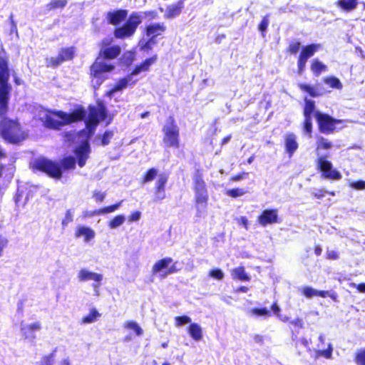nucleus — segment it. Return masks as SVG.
<instances>
[{"label":"nucleus","mask_w":365,"mask_h":365,"mask_svg":"<svg viewBox=\"0 0 365 365\" xmlns=\"http://www.w3.org/2000/svg\"><path fill=\"white\" fill-rule=\"evenodd\" d=\"M38 116L46 128L59 130L65 125L83 119L86 112L77 110L68 114L63 111L41 110L38 113Z\"/></svg>","instance_id":"f257e3e1"},{"label":"nucleus","mask_w":365,"mask_h":365,"mask_svg":"<svg viewBox=\"0 0 365 365\" xmlns=\"http://www.w3.org/2000/svg\"><path fill=\"white\" fill-rule=\"evenodd\" d=\"M34 168L46 173L48 176L60 179L63 171L74 169L76 167V159L74 157H66L60 162H53L46 158L36 159L33 164Z\"/></svg>","instance_id":"f03ea898"},{"label":"nucleus","mask_w":365,"mask_h":365,"mask_svg":"<svg viewBox=\"0 0 365 365\" xmlns=\"http://www.w3.org/2000/svg\"><path fill=\"white\" fill-rule=\"evenodd\" d=\"M157 13L154 11L136 12L130 14L126 22L114 31V36L117 38L124 39L130 38L135 33L138 26L143 22L144 16H150L151 19L157 18Z\"/></svg>","instance_id":"7ed1b4c3"},{"label":"nucleus","mask_w":365,"mask_h":365,"mask_svg":"<svg viewBox=\"0 0 365 365\" xmlns=\"http://www.w3.org/2000/svg\"><path fill=\"white\" fill-rule=\"evenodd\" d=\"M9 70L8 59L4 53H0V115L7 112L9 93Z\"/></svg>","instance_id":"20e7f679"},{"label":"nucleus","mask_w":365,"mask_h":365,"mask_svg":"<svg viewBox=\"0 0 365 365\" xmlns=\"http://www.w3.org/2000/svg\"><path fill=\"white\" fill-rule=\"evenodd\" d=\"M5 113L0 115L1 122L0 129L1 135L5 140L11 143H17L26 138V134L21 129L19 124L14 120H8L5 118Z\"/></svg>","instance_id":"39448f33"},{"label":"nucleus","mask_w":365,"mask_h":365,"mask_svg":"<svg viewBox=\"0 0 365 365\" xmlns=\"http://www.w3.org/2000/svg\"><path fill=\"white\" fill-rule=\"evenodd\" d=\"M113 68V66L104 62L103 59L97 58L91 67V74L93 76L91 82L95 89L107 78L106 73L112 71Z\"/></svg>","instance_id":"423d86ee"},{"label":"nucleus","mask_w":365,"mask_h":365,"mask_svg":"<svg viewBox=\"0 0 365 365\" xmlns=\"http://www.w3.org/2000/svg\"><path fill=\"white\" fill-rule=\"evenodd\" d=\"M163 143L167 147H179V128L173 117H169L163 128Z\"/></svg>","instance_id":"0eeeda50"},{"label":"nucleus","mask_w":365,"mask_h":365,"mask_svg":"<svg viewBox=\"0 0 365 365\" xmlns=\"http://www.w3.org/2000/svg\"><path fill=\"white\" fill-rule=\"evenodd\" d=\"M77 279L80 282H93L92 288L96 296H99V288L103 279V275L101 273L95 272L88 268H81L77 273Z\"/></svg>","instance_id":"6e6552de"},{"label":"nucleus","mask_w":365,"mask_h":365,"mask_svg":"<svg viewBox=\"0 0 365 365\" xmlns=\"http://www.w3.org/2000/svg\"><path fill=\"white\" fill-rule=\"evenodd\" d=\"M325 156H320L317 160V165L319 169L323 173L325 178L332 180H340L341 178V173L332 169V164L330 161L326 160Z\"/></svg>","instance_id":"1a4fd4ad"},{"label":"nucleus","mask_w":365,"mask_h":365,"mask_svg":"<svg viewBox=\"0 0 365 365\" xmlns=\"http://www.w3.org/2000/svg\"><path fill=\"white\" fill-rule=\"evenodd\" d=\"M315 117L318 121L320 130L322 133H329L332 132L335 128V125L344 122L343 120H336L328 115L315 112Z\"/></svg>","instance_id":"9d476101"},{"label":"nucleus","mask_w":365,"mask_h":365,"mask_svg":"<svg viewBox=\"0 0 365 365\" xmlns=\"http://www.w3.org/2000/svg\"><path fill=\"white\" fill-rule=\"evenodd\" d=\"M74 56V48L73 47L62 48L57 57H50L46 58V63L48 67H56L63 61H69Z\"/></svg>","instance_id":"9b49d317"},{"label":"nucleus","mask_w":365,"mask_h":365,"mask_svg":"<svg viewBox=\"0 0 365 365\" xmlns=\"http://www.w3.org/2000/svg\"><path fill=\"white\" fill-rule=\"evenodd\" d=\"M106 118V109L100 105L97 108H92L90 111L86 126L92 130L96 128L99 121L104 120Z\"/></svg>","instance_id":"f8f14e48"},{"label":"nucleus","mask_w":365,"mask_h":365,"mask_svg":"<svg viewBox=\"0 0 365 365\" xmlns=\"http://www.w3.org/2000/svg\"><path fill=\"white\" fill-rule=\"evenodd\" d=\"M41 329V324L39 322H36L31 324H26L24 322H21L20 330L22 336L24 339L33 342L36 339L35 331H39Z\"/></svg>","instance_id":"ddd939ff"},{"label":"nucleus","mask_w":365,"mask_h":365,"mask_svg":"<svg viewBox=\"0 0 365 365\" xmlns=\"http://www.w3.org/2000/svg\"><path fill=\"white\" fill-rule=\"evenodd\" d=\"M278 214L277 210H265L258 217V222L263 227L269 224L276 223L277 222Z\"/></svg>","instance_id":"4468645a"},{"label":"nucleus","mask_w":365,"mask_h":365,"mask_svg":"<svg viewBox=\"0 0 365 365\" xmlns=\"http://www.w3.org/2000/svg\"><path fill=\"white\" fill-rule=\"evenodd\" d=\"M301 292L307 298L313 297H327L329 296L334 299H336L335 294H330L328 291H319L311 287H304L301 289Z\"/></svg>","instance_id":"2eb2a0df"},{"label":"nucleus","mask_w":365,"mask_h":365,"mask_svg":"<svg viewBox=\"0 0 365 365\" xmlns=\"http://www.w3.org/2000/svg\"><path fill=\"white\" fill-rule=\"evenodd\" d=\"M90 153V147L88 143H82L78 148H76L75 153L78 158V163L80 167H83L86 161L88 158Z\"/></svg>","instance_id":"dca6fc26"},{"label":"nucleus","mask_w":365,"mask_h":365,"mask_svg":"<svg viewBox=\"0 0 365 365\" xmlns=\"http://www.w3.org/2000/svg\"><path fill=\"white\" fill-rule=\"evenodd\" d=\"M166 29V26L163 23H153L148 25L145 29V34L150 38L154 39L155 37L161 35Z\"/></svg>","instance_id":"f3484780"},{"label":"nucleus","mask_w":365,"mask_h":365,"mask_svg":"<svg viewBox=\"0 0 365 365\" xmlns=\"http://www.w3.org/2000/svg\"><path fill=\"white\" fill-rule=\"evenodd\" d=\"M95 231L86 226H78L76 229L75 237H83L85 242H88L95 237Z\"/></svg>","instance_id":"a211bd4d"},{"label":"nucleus","mask_w":365,"mask_h":365,"mask_svg":"<svg viewBox=\"0 0 365 365\" xmlns=\"http://www.w3.org/2000/svg\"><path fill=\"white\" fill-rule=\"evenodd\" d=\"M173 259L170 257H166L156 262L152 267L153 274H158L162 277V274L165 273Z\"/></svg>","instance_id":"6ab92c4d"},{"label":"nucleus","mask_w":365,"mask_h":365,"mask_svg":"<svg viewBox=\"0 0 365 365\" xmlns=\"http://www.w3.org/2000/svg\"><path fill=\"white\" fill-rule=\"evenodd\" d=\"M127 15L128 11L123 9L108 12L107 14L108 21L110 24L118 25L125 19Z\"/></svg>","instance_id":"aec40b11"},{"label":"nucleus","mask_w":365,"mask_h":365,"mask_svg":"<svg viewBox=\"0 0 365 365\" xmlns=\"http://www.w3.org/2000/svg\"><path fill=\"white\" fill-rule=\"evenodd\" d=\"M120 53V47L118 46H113L108 48H102L100 53L101 58L103 59H113L116 58Z\"/></svg>","instance_id":"412c9836"},{"label":"nucleus","mask_w":365,"mask_h":365,"mask_svg":"<svg viewBox=\"0 0 365 365\" xmlns=\"http://www.w3.org/2000/svg\"><path fill=\"white\" fill-rule=\"evenodd\" d=\"M285 147L287 153L292 156L298 148L296 135L294 133H288L285 137Z\"/></svg>","instance_id":"4be33fe9"},{"label":"nucleus","mask_w":365,"mask_h":365,"mask_svg":"<svg viewBox=\"0 0 365 365\" xmlns=\"http://www.w3.org/2000/svg\"><path fill=\"white\" fill-rule=\"evenodd\" d=\"M320 44H311L309 46H304L302 48L299 58L307 61V59L312 56L320 48Z\"/></svg>","instance_id":"5701e85b"},{"label":"nucleus","mask_w":365,"mask_h":365,"mask_svg":"<svg viewBox=\"0 0 365 365\" xmlns=\"http://www.w3.org/2000/svg\"><path fill=\"white\" fill-rule=\"evenodd\" d=\"M132 74L126 78L120 80L113 88L107 93L108 96L111 97L117 91L125 88L132 81Z\"/></svg>","instance_id":"b1692460"},{"label":"nucleus","mask_w":365,"mask_h":365,"mask_svg":"<svg viewBox=\"0 0 365 365\" xmlns=\"http://www.w3.org/2000/svg\"><path fill=\"white\" fill-rule=\"evenodd\" d=\"M182 8V2H179L176 4H173V5L169 6L165 11V18L172 19V18H174V17L178 16L181 12Z\"/></svg>","instance_id":"393cba45"},{"label":"nucleus","mask_w":365,"mask_h":365,"mask_svg":"<svg viewBox=\"0 0 365 365\" xmlns=\"http://www.w3.org/2000/svg\"><path fill=\"white\" fill-rule=\"evenodd\" d=\"M188 332L191 337L195 341H200L202 339V328L197 323L190 324L188 328Z\"/></svg>","instance_id":"a878e982"},{"label":"nucleus","mask_w":365,"mask_h":365,"mask_svg":"<svg viewBox=\"0 0 365 365\" xmlns=\"http://www.w3.org/2000/svg\"><path fill=\"white\" fill-rule=\"evenodd\" d=\"M231 275L234 279H239L241 281L250 280V277L245 272V268L243 267H239L232 269Z\"/></svg>","instance_id":"bb28decb"},{"label":"nucleus","mask_w":365,"mask_h":365,"mask_svg":"<svg viewBox=\"0 0 365 365\" xmlns=\"http://www.w3.org/2000/svg\"><path fill=\"white\" fill-rule=\"evenodd\" d=\"M336 4L341 9L350 11L356 8L358 0H339Z\"/></svg>","instance_id":"cd10ccee"},{"label":"nucleus","mask_w":365,"mask_h":365,"mask_svg":"<svg viewBox=\"0 0 365 365\" xmlns=\"http://www.w3.org/2000/svg\"><path fill=\"white\" fill-rule=\"evenodd\" d=\"M156 56L146 59L142 64L138 66L132 73V75H138L142 71H148L149 67L156 61Z\"/></svg>","instance_id":"c85d7f7f"},{"label":"nucleus","mask_w":365,"mask_h":365,"mask_svg":"<svg viewBox=\"0 0 365 365\" xmlns=\"http://www.w3.org/2000/svg\"><path fill=\"white\" fill-rule=\"evenodd\" d=\"M311 70L316 76H319L322 72L327 71V67L317 59L312 61Z\"/></svg>","instance_id":"c756f323"},{"label":"nucleus","mask_w":365,"mask_h":365,"mask_svg":"<svg viewBox=\"0 0 365 365\" xmlns=\"http://www.w3.org/2000/svg\"><path fill=\"white\" fill-rule=\"evenodd\" d=\"M299 86L302 91L308 93L312 97H317L322 95V92L317 87L303 83L299 84Z\"/></svg>","instance_id":"7c9ffc66"},{"label":"nucleus","mask_w":365,"mask_h":365,"mask_svg":"<svg viewBox=\"0 0 365 365\" xmlns=\"http://www.w3.org/2000/svg\"><path fill=\"white\" fill-rule=\"evenodd\" d=\"M122 202L123 201H120L115 205H110L108 207H103V208L98 210H95L92 213V215H104V214H107V213L113 212L120 207Z\"/></svg>","instance_id":"2f4dec72"},{"label":"nucleus","mask_w":365,"mask_h":365,"mask_svg":"<svg viewBox=\"0 0 365 365\" xmlns=\"http://www.w3.org/2000/svg\"><path fill=\"white\" fill-rule=\"evenodd\" d=\"M14 176V168L11 165L6 168L0 165V178H4L7 181H10Z\"/></svg>","instance_id":"473e14b6"},{"label":"nucleus","mask_w":365,"mask_h":365,"mask_svg":"<svg viewBox=\"0 0 365 365\" xmlns=\"http://www.w3.org/2000/svg\"><path fill=\"white\" fill-rule=\"evenodd\" d=\"M98 317H100V314L98 312V311L96 309H92L91 310L90 313L87 316H85L83 317L82 323L83 324L93 323L97 320Z\"/></svg>","instance_id":"72a5a7b5"},{"label":"nucleus","mask_w":365,"mask_h":365,"mask_svg":"<svg viewBox=\"0 0 365 365\" xmlns=\"http://www.w3.org/2000/svg\"><path fill=\"white\" fill-rule=\"evenodd\" d=\"M125 221V217L123 215H119L113 217L109 222L108 226L111 229H115L122 225Z\"/></svg>","instance_id":"f704fd0d"},{"label":"nucleus","mask_w":365,"mask_h":365,"mask_svg":"<svg viewBox=\"0 0 365 365\" xmlns=\"http://www.w3.org/2000/svg\"><path fill=\"white\" fill-rule=\"evenodd\" d=\"M195 193L207 192L205 183L200 175H196L194 178Z\"/></svg>","instance_id":"c9c22d12"},{"label":"nucleus","mask_w":365,"mask_h":365,"mask_svg":"<svg viewBox=\"0 0 365 365\" xmlns=\"http://www.w3.org/2000/svg\"><path fill=\"white\" fill-rule=\"evenodd\" d=\"M124 327L133 330L138 336H141L143 334L142 328L135 322H126L124 324Z\"/></svg>","instance_id":"e433bc0d"},{"label":"nucleus","mask_w":365,"mask_h":365,"mask_svg":"<svg viewBox=\"0 0 365 365\" xmlns=\"http://www.w3.org/2000/svg\"><path fill=\"white\" fill-rule=\"evenodd\" d=\"M168 176L164 173L158 175V179L155 182V190L165 189V185L168 182Z\"/></svg>","instance_id":"4c0bfd02"},{"label":"nucleus","mask_w":365,"mask_h":365,"mask_svg":"<svg viewBox=\"0 0 365 365\" xmlns=\"http://www.w3.org/2000/svg\"><path fill=\"white\" fill-rule=\"evenodd\" d=\"M305 101V107L304 110V117H312V114L314 112V102L307 98Z\"/></svg>","instance_id":"58836bf2"},{"label":"nucleus","mask_w":365,"mask_h":365,"mask_svg":"<svg viewBox=\"0 0 365 365\" xmlns=\"http://www.w3.org/2000/svg\"><path fill=\"white\" fill-rule=\"evenodd\" d=\"M324 82L333 88L341 89L342 88L341 81L335 77L326 78L324 79Z\"/></svg>","instance_id":"ea45409f"},{"label":"nucleus","mask_w":365,"mask_h":365,"mask_svg":"<svg viewBox=\"0 0 365 365\" xmlns=\"http://www.w3.org/2000/svg\"><path fill=\"white\" fill-rule=\"evenodd\" d=\"M354 361L357 365H365V349L357 350Z\"/></svg>","instance_id":"a19ab883"},{"label":"nucleus","mask_w":365,"mask_h":365,"mask_svg":"<svg viewBox=\"0 0 365 365\" xmlns=\"http://www.w3.org/2000/svg\"><path fill=\"white\" fill-rule=\"evenodd\" d=\"M158 175V170L155 168H150L143 179V183H147L153 181Z\"/></svg>","instance_id":"79ce46f5"},{"label":"nucleus","mask_w":365,"mask_h":365,"mask_svg":"<svg viewBox=\"0 0 365 365\" xmlns=\"http://www.w3.org/2000/svg\"><path fill=\"white\" fill-rule=\"evenodd\" d=\"M332 147V144L331 142L328 141L323 137H320L317 140V150L318 151L320 148L323 149H329Z\"/></svg>","instance_id":"37998d69"},{"label":"nucleus","mask_w":365,"mask_h":365,"mask_svg":"<svg viewBox=\"0 0 365 365\" xmlns=\"http://www.w3.org/2000/svg\"><path fill=\"white\" fill-rule=\"evenodd\" d=\"M195 207L197 210L196 217H205L207 212V204L195 203Z\"/></svg>","instance_id":"c03bdc74"},{"label":"nucleus","mask_w":365,"mask_h":365,"mask_svg":"<svg viewBox=\"0 0 365 365\" xmlns=\"http://www.w3.org/2000/svg\"><path fill=\"white\" fill-rule=\"evenodd\" d=\"M66 0H51V2L47 5V7L48 9L63 8L66 5Z\"/></svg>","instance_id":"a18cd8bd"},{"label":"nucleus","mask_w":365,"mask_h":365,"mask_svg":"<svg viewBox=\"0 0 365 365\" xmlns=\"http://www.w3.org/2000/svg\"><path fill=\"white\" fill-rule=\"evenodd\" d=\"M195 203L207 204V192L195 193Z\"/></svg>","instance_id":"49530a36"},{"label":"nucleus","mask_w":365,"mask_h":365,"mask_svg":"<svg viewBox=\"0 0 365 365\" xmlns=\"http://www.w3.org/2000/svg\"><path fill=\"white\" fill-rule=\"evenodd\" d=\"M73 220V212L68 210L66 211L64 218L62 220V226L63 228L68 226Z\"/></svg>","instance_id":"de8ad7c7"},{"label":"nucleus","mask_w":365,"mask_h":365,"mask_svg":"<svg viewBox=\"0 0 365 365\" xmlns=\"http://www.w3.org/2000/svg\"><path fill=\"white\" fill-rule=\"evenodd\" d=\"M175 326L180 327L183 324L191 322V318L187 316L176 317L175 318Z\"/></svg>","instance_id":"09e8293b"},{"label":"nucleus","mask_w":365,"mask_h":365,"mask_svg":"<svg viewBox=\"0 0 365 365\" xmlns=\"http://www.w3.org/2000/svg\"><path fill=\"white\" fill-rule=\"evenodd\" d=\"M250 312L252 314L257 315V316L269 317L271 315L270 312L269 310H267L266 308H262V309L255 308V309H251Z\"/></svg>","instance_id":"8fccbe9b"},{"label":"nucleus","mask_w":365,"mask_h":365,"mask_svg":"<svg viewBox=\"0 0 365 365\" xmlns=\"http://www.w3.org/2000/svg\"><path fill=\"white\" fill-rule=\"evenodd\" d=\"M245 191L242 188H235L227 191V195L232 197H237L242 196Z\"/></svg>","instance_id":"3c124183"},{"label":"nucleus","mask_w":365,"mask_h":365,"mask_svg":"<svg viewBox=\"0 0 365 365\" xmlns=\"http://www.w3.org/2000/svg\"><path fill=\"white\" fill-rule=\"evenodd\" d=\"M209 276L218 280H221L224 277V273L221 269H215L210 270Z\"/></svg>","instance_id":"603ef678"},{"label":"nucleus","mask_w":365,"mask_h":365,"mask_svg":"<svg viewBox=\"0 0 365 365\" xmlns=\"http://www.w3.org/2000/svg\"><path fill=\"white\" fill-rule=\"evenodd\" d=\"M304 131L311 136L312 133V117H304Z\"/></svg>","instance_id":"864d4df0"},{"label":"nucleus","mask_w":365,"mask_h":365,"mask_svg":"<svg viewBox=\"0 0 365 365\" xmlns=\"http://www.w3.org/2000/svg\"><path fill=\"white\" fill-rule=\"evenodd\" d=\"M350 187L356 190H365V181L352 182L350 183Z\"/></svg>","instance_id":"5fc2aeb1"},{"label":"nucleus","mask_w":365,"mask_h":365,"mask_svg":"<svg viewBox=\"0 0 365 365\" xmlns=\"http://www.w3.org/2000/svg\"><path fill=\"white\" fill-rule=\"evenodd\" d=\"M54 354L51 353L48 356H46L42 359V363L43 365H53L54 363Z\"/></svg>","instance_id":"6e6d98bb"},{"label":"nucleus","mask_w":365,"mask_h":365,"mask_svg":"<svg viewBox=\"0 0 365 365\" xmlns=\"http://www.w3.org/2000/svg\"><path fill=\"white\" fill-rule=\"evenodd\" d=\"M113 132L107 131L104 133L102 138V145H106L109 143L110 139L113 138Z\"/></svg>","instance_id":"4d7b16f0"},{"label":"nucleus","mask_w":365,"mask_h":365,"mask_svg":"<svg viewBox=\"0 0 365 365\" xmlns=\"http://www.w3.org/2000/svg\"><path fill=\"white\" fill-rule=\"evenodd\" d=\"M269 25V19L268 16H266L262 20L260 24L259 25V30L262 32H264L267 30Z\"/></svg>","instance_id":"13d9d810"},{"label":"nucleus","mask_w":365,"mask_h":365,"mask_svg":"<svg viewBox=\"0 0 365 365\" xmlns=\"http://www.w3.org/2000/svg\"><path fill=\"white\" fill-rule=\"evenodd\" d=\"M332 347L331 345L329 344V347L326 350H322L319 352V354L327 358V359H331V354H332Z\"/></svg>","instance_id":"bf43d9fd"},{"label":"nucleus","mask_w":365,"mask_h":365,"mask_svg":"<svg viewBox=\"0 0 365 365\" xmlns=\"http://www.w3.org/2000/svg\"><path fill=\"white\" fill-rule=\"evenodd\" d=\"M155 200H161L165 198V189L155 190Z\"/></svg>","instance_id":"052dcab7"},{"label":"nucleus","mask_w":365,"mask_h":365,"mask_svg":"<svg viewBox=\"0 0 365 365\" xmlns=\"http://www.w3.org/2000/svg\"><path fill=\"white\" fill-rule=\"evenodd\" d=\"M178 271V269H177L175 264H173L170 267H168V269L165 273L162 274V278H165L168 275H169L170 274L175 273Z\"/></svg>","instance_id":"680f3d73"},{"label":"nucleus","mask_w":365,"mask_h":365,"mask_svg":"<svg viewBox=\"0 0 365 365\" xmlns=\"http://www.w3.org/2000/svg\"><path fill=\"white\" fill-rule=\"evenodd\" d=\"M299 48H300V43L299 42H293V43H290L289 47V51L293 54L297 53L299 51Z\"/></svg>","instance_id":"e2e57ef3"},{"label":"nucleus","mask_w":365,"mask_h":365,"mask_svg":"<svg viewBox=\"0 0 365 365\" xmlns=\"http://www.w3.org/2000/svg\"><path fill=\"white\" fill-rule=\"evenodd\" d=\"M93 197L96 199V201L103 202L106 197V194L99 191H95L93 192Z\"/></svg>","instance_id":"0e129e2a"},{"label":"nucleus","mask_w":365,"mask_h":365,"mask_svg":"<svg viewBox=\"0 0 365 365\" xmlns=\"http://www.w3.org/2000/svg\"><path fill=\"white\" fill-rule=\"evenodd\" d=\"M307 61L306 60L304 59H302L301 58H299V60H298V68H299V74H302L305 68V66H306V63H307Z\"/></svg>","instance_id":"69168bd1"},{"label":"nucleus","mask_w":365,"mask_h":365,"mask_svg":"<svg viewBox=\"0 0 365 365\" xmlns=\"http://www.w3.org/2000/svg\"><path fill=\"white\" fill-rule=\"evenodd\" d=\"M8 244V240L1 235H0V256L2 255L3 250L6 247Z\"/></svg>","instance_id":"338daca9"},{"label":"nucleus","mask_w":365,"mask_h":365,"mask_svg":"<svg viewBox=\"0 0 365 365\" xmlns=\"http://www.w3.org/2000/svg\"><path fill=\"white\" fill-rule=\"evenodd\" d=\"M140 216H141V213H140L139 211H135V212H133V213L129 216V221H130V222H135V221H138V220H140Z\"/></svg>","instance_id":"774afa93"}]
</instances>
